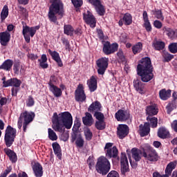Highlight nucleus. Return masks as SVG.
Returning <instances> with one entry per match:
<instances>
[{
	"label": "nucleus",
	"mask_w": 177,
	"mask_h": 177,
	"mask_svg": "<svg viewBox=\"0 0 177 177\" xmlns=\"http://www.w3.org/2000/svg\"><path fill=\"white\" fill-rule=\"evenodd\" d=\"M142 16L144 21L143 26L148 32H150V31H151V24H150V21H149V15H147V12L144 11Z\"/></svg>",
	"instance_id": "28"
},
{
	"label": "nucleus",
	"mask_w": 177,
	"mask_h": 177,
	"mask_svg": "<svg viewBox=\"0 0 177 177\" xmlns=\"http://www.w3.org/2000/svg\"><path fill=\"white\" fill-rule=\"evenodd\" d=\"M115 117L117 121H127L129 118V112L124 110H119L116 112Z\"/></svg>",
	"instance_id": "20"
},
{
	"label": "nucleus",
	"mask_w": 177,
	"mask_h": 177,
	"mask_svg": "<svg viewBox=\"0 0 177 177\" xmlns=\"http://www.w3.org/2000/svg\"><path fill=\"white\" fill-rule=\"evenodd\" d=\"M87 1L95 7L97 13L100 16H104V13H106V9L104 8V6L102 5L100 0H87Z\"/></svg>",
	"instance_id": "13"
},
{
	"label": "nucleus",
	"mask_w": 177,
	"mask_h": 177,
	"mask_svg": "<svg viewBox=\"0 0 177 177\" xmlns=\"http://www.w3.org/2000/svg\"><path fill=\"white\" fill-rule=\"evenodd\" d=\"M133 86L139 93L142 94L146 92V88H145V84H143V82L139 80H136L133 81Z\"/></svg>",
	"instance_id": "25"
},
{
	"label": "nucleus",
	"mask_w": 177,
	"mask_h": 177,
	"mask_svg": "<svg viewBox=\"0 0 177 177\" xmlns=\"http://www.w3.org/2000/svg\"><path fill=\"white\" fill-rule=\"evenodd\" d=\"M48 133L50 140H52L53 142H54L55 140H57V135L52 129H48Z\"/></svg>",
	"instance_id": "43"
},
{
	"label": "nucleus",
	"mask_w": 177,
	"mask_h": 177,
	"mask_svg": "<svg viewBox=\"0 0 177 177\" xmlns=\"http://www.w3.org/2000/svg\"><path fill=\"white\" fill-rule=\"evenodd\" d=\"M103 42V52L105 55H111L114 53L117 49H118V44H111L109 41H102Z\"/></svg>",
	"instance_id": "14"
},
{
	"label": "nucleus",
	"mask_w": 177,
	"mask_h": 177,
	"mask_svg": "<svg viewBox=\"0 0 177 177\" xmlns=\"http://www.w3.org/2000/svg\"><path fill=\"white\" fill-rule=\"evenodd\" d=\"M158 113V108H157V105L156 104H153L146 107V114L149 115V117H151V115H156Z\"/></svg>",
	"instance_id": "26"
},
{
	"label": "nucleus",
	"mask_w": 177,
	"mask_h": 177,
	"mask_svg": "<svg viewBox=\"0 0 177 177\" xmlns=\"http://www.w3.org/2000/svg\"><path fill=\"white\" fill-rule=\"evenodd\" d=\"M104 150L106 151V156L108 158H114L117 157L118 154V149L117 147H113V143L108 142L106 144Z\"/></svg>",
	"instance_id": "11"
},
{
	"label": "nucleus",
	"mask_w": 177,
	"mask_h": 177,
	"mask_svg": "<svg viewBox=\"0 0 177 177\" xmlns=\"http://www.w3.org/2000/svg\"><path fill=\"white\" fill-rule=\"evenodd\" d=\"M137 74L142 82H149L154 78L151 60L149 57L142 58L137 66Z\"/></svg>",
	"instance_id": "2"
},
{
	"label": "nucleus",
	"mask_w": 177,
	"mask_h": 177,
	"mask_svg": "<svg viewBox=\"0 0 177 177\" xmlns=\"http://www.w3.org/2000/svg\"><path fill=\"white\" fill-rule=\"evenodd\" d=\"M53 149L55 153V155L58 157L59 160H62V149L60 148V145L57 142H53Z\"/></svg>",
	"instance_id": "35"
},
{
	"label": "nucleus",
	"mask_w": 177,
	"mask_h": 177,
	"mask_svg": "<svg viewBox=\"0 0 177 177\" xmlns=\"http://www.w3.org/2000/svg\"><path fill=\"white\" fill-rule=\"evenodd\" d=\"M153 26L154 27H156V28H161L162 27V23H161V21H158V20H156L153 22Z\"/></svg>",
	"instance_id": "60"
},
{
	"label": "nucleus",
	"mask_w": 177,
	"mask_h": 177,
	"mask_svg": "<svg viewBox=\"0 0 177 177\" xmlns=\"http://www.w3.org/2000/svg\"><path fill=\"white\" fill-rule=\"evenodd\" d=\"M129 129L127 124H120L118 127V136L120 139H124L129 133Z\"/></svg>",
	"instance_id": "19"
},
{
	"label": "nucleus",
	"mask_w": 177,
	"mask_h": 177,
	"mask_svg": "<svg viewBox=\"0 0 177 177\" xmlns=\"http://www.w3.org/2000/svg\"><path fill=\"white\" fill-rule=\"evenodd\" d=\"M87 164L88 165V167L90 169H92V167L95 165V160H93V157L89 156L87 160Z\"/></svg>",
	"instance_id": "55"
},
{
	"label": "nucleus",
	"mask_w": 177,
	"mask_h": 177,
	"mask_svg": "<svg viewBox=\"0 0 177 177\" xmlns=\"http://www.w3.org/2000/svg\"><path fill=\"white\" fill-rule=\"evenodd\" d=\"M76 146H77V147H82V146H84V139H82V137L79 136L77 139H76Z\"/></svg>",
	"instance_id": "54"
},
{
	"label": "nucleus",
	"mask_w": 177,
	"mask_h": 177,
	"mask_svg": "<svg viewBox=\"0 0 177 177\" xmlns=\"http://www.w3.org/2000/svg\"><path fill=\"white\" fill-rule=\"evenodd\" d=\"M34 118H35V113H34V112L27 111L22 112L18 120L17 125L19 129H21V127H23L24 132H26L27 131L28 124L32 122Z\"/></svg>",
	"instance_id": "4"
},
{
	"label": "nucleus",
	"mask_w": 177,
	"mask_h": 177,
	"mask_svg": "<svg viewBox=\"0 0 177 177\" xmlns=\"http://www.w3.org/2000/svg\"><path fill=\"white\" fill-rule=\"evenodd\" d=\"M53 129L56 132L63 133L64 130L71 129L73 127V115L68 111L60 113H54L53 115Z\"/></svg>",
	"instance_id": "1"
},
{
	"label": "nucleus",
	"mask_w": 177,
	"mask_h": 177,
	"mask_svg": "<svg viewBox=\"0 0 177 177\" xmlns=\"http://www.w3.org/2000/svg\"><path fill=\"white\" fill-rule=\"evenodd\" d=\"M163 31L167 34V35L171 39H174L175 37H176V34L175 30L171 29L170 28L165 27L163 28Z\"/></svg>",
	"instance_id": "40"
},
{
	"label": "nucleus",
	"mask_w": 177,
	"mask_h": 177,
	"mask_svg": "<svg viewBox=\"0 0 177 177\" xmlns=\"http://www.w3.org/2000/svg\"><path fill=\"white\" fill-rule=\"evenodd\" d=\"M87 85L91 92H95L97 89V77L92 76L90 80L87 81Z\"/></svg>",
	"instance_id": "24"
},
{
	"label": "nucleus",
	"mask_w": 177,
	"mask_h": 177,
	"mask_svg": "<svg viewBox=\"0 0 177 177\" xmlns=\"http://www.w3.org/2000/svg\"><path fill=\"white\" fill-rule=\"evenodd\" d=\"M48 53L52 57V59L57 63L59 67H63V62H62L59 53L57 51H52L50 49H48Z\"/></svg>",
	"instance_id": "27"
},
{
	"label": "nucleus",
	"mask_w": 177,
	"mask_h": 177,
	"mask_svg": "<svg viewBox=\"0 0 177 177\" xmlns=\"http://www.w3.org/2000/svg\"><path fill=\"white\" fill-rule=\"evenodd\" d=\"M5 80H6L5 77L2 79L4 88H8V86H15V88H19V86L21 85V81L17 80V78L10 79L7 81Z\"/></svg>",
	"instance_id": "16"
},
{
	"label": "nucleus",
	"mask_w": 177,
	"mask_h": 177,
	"mask_svg": "<svg viewBox=\"0 0 177 177\" xmlns=\"http://www.w3.org/2000/svg\"><path fill=\"white\" fill-rule=\"evenodd\" d=\"M61 139L64 142H67V140H68V133H63L61 135Z\"/></svg>",
	"instance_id": "61"
},
{
	"label": "nucleus",
	"mask_w": 177,
	"mask_h": 177,
	"mask_svg": "<svg viewBox=\"0 0 177 177\" xmlns=\"http://www.w3.org/2000/svg\"><path fill=\"white\" fill-rule=\"evenodd\" d=\"M10 172H12V167L9 166L3 171V173H1L0 177H6L9 174H10Z\"/></svg>",
	"instance_id": "51"
},
{
	"label": "nucleus",
	"mask_w": 177,
	"mask_h": 177,
	"mask_svg": "<svg viewBox=\"0 0 177 177\" xmlns=\"http://www.w3.org/2000/svg\"><path fill=\"white\" fill-rule=\"evenodd\" d=\"M16 138V130L10 126H8L6 129L5 142L7 147H10L15 142Z\"/></svg>",
	"instance_id": "7"
},
{
	"label": "nucleus",
	"mask_w": 177,
	"mask_h": 177,
	"mask_svg": "<svg viewBox=\"0 0 177 177\" xmlns=\"http://www.w3.org/2000/svg\"><path fill=\"white\" fill-rule=\"evenodd\" d=\"M75 99L77 102H84L86 100V95L84 91V85L79 84L75 91Z\"/></svg>",
	"instance_id": "15"
},
{
	"label": "nucleus",
	"mask_w": 177,
	"mask_h": 177,
	"mask_svg": "<svg viewBox=\"0 0 177 177\" xmlns=\"http://www.w3.org/2000/svg\"><path fill=\"white\" fill-rule=\"evenodd\" d=\"M49 89L50 92H52V93L54 95V96H55V97H60L63 93L62 89L55 85L50 86Z\"/></svg>",
	"instance_id": "32"
},
{
	"label": "nucleus",
	"mask_w": 177,
	"mask_h": 177,
	"mask_svg": "<svg viewBox=\"0 0 177 177\" xmlns=\"http://www.w3.org/2000/svg\"><path fill=\"white\" fill-rule=\"evenodd\" d=\"M120 41L121 42H127V40L128 39V35H127V33H122L120 35Z\"/></svg>",
	"instance_id": "59"
},
{
	"label": "nucleus",
	"mask_w": 177,
	"mask_h": 177,
	"mask_svg": "<svg viewBox=\"0 0 177 177\" xmlns=\"http://www.w3.org/2000/svg\"><path fill=\"white\" fill-rule=\"evenodd\" d=\"M31 165L36 177H41L44 175V171L41 164L38 162L32 161Z\"/></svg>",
	"instance_id": "17"
},
{
	"label": "nucleus",
	"mask_w": 177,
	"mask_h": 177,
	"mask_svg": "<svg viewBox=\"0 0 177 177\" xmlns=\"http://www.w3.org/2000/svg\"><path fill=\"white\" fill-rule=\"evenodd\" d=\"M143 44L141 42H138L132 47V50L134 55L139 53L142 51Z\"/></svg>",
	"instance_id": "42"
},
{
	"label": "nucleus",
	"mask_w": 177,
	"mask_h": 177,
	"mask_svg": "<svg viewBox=\"0 0 177 177\" xmlns=\"http://www.w3.org/2000/svg\"><path fill=\"white\" fill-rule=\"evenodd\" d=\"M152 12L156 19H158L159 20H164V16H162V12L160 10H153Z\"/></svg>",
	"instance_id": "48"
},
{
	"label": "nucleus",
	"mask_w": 177,
	"mask_h": 177,
	"mask_svg": "<svg viewBox=\"0 0 177 177\" xmlns=\"http://www.w3.org/2000/svg\"><path fill=\"white\" fill-rule=\"evenodd\" d=\"M94 117H95L96 120L98 121H103L104 120V115L101 112H95Z\"/></svg>",
	"instance_id": "49"
},
{
	"label": "nucleus",
	"mask_w": 177,
	"mask_h": 177,
	"mask_svg": "<svg viewBox=\"0 0 177 177\" xmlns=\"http://www.w3.org/2000/svg\"><path fill=\"white\" fill-rule=\"evenodd\" d=\"M97 71L100 75H104L109 67V58L102 57L96 61Z\"/></svg>",
	"instance_id": "8"
},
{
	"label": "nucleus",
	"mask_w": 177,
	"mask_h": 177,
	"mask_svg": "<svg viewBox=\"0 0 177 177\" xmlns=\"http://www.w3.org/2000/svg\"><path fill=\"white\" fill-rule=\"evenodd\" d=\"M138 133L140 136H147L150 133V124L146 122L144 124H140L139 127Z\"/></svg>",
	"instance_id": "21"
},
{
	"label": "nucleus",
	"mask_w": 177,
	"mask_h": 177,
	"mask_svg": "<svg viewBox=\"0 0 177 177\" xmlns=\"http://www.w3.org/2000/svg\"><path fill=\"white\" fill-rule=\"evenodd\" d=\"M39 30V26L30 27L28 26H24L22 30V34L27 44H30L31 38L37 34V30Z\"/></svg>",
	"instance_id": "6"
},
{
	"label": "nucleus",
	"mask_w": 177,
	"mask_h": 177,
	"mask_svg": "<svg viewBox=\"0 0 177 177\" xmlns=\"http://www.w3.org/2000/svg\"><path fill=\"white\" fill-rule=\"evenodd\" d=\"M8 16H9V8L8 7V6L5 5L1 12V21H4Z\"/></svg>",
	"instance_id": "39"
},
{
	"label": "nucleus",
	"mask_w": 177,
	"mask_h": 177,
	"mask_svg": "<svg viewBox=\"0 0 177 177\" xmlns=\"http://www.w3.org/2000/svg\"><path fill=\"white\" fill-rule=\"evenodd\" d=\"M57 79L55 76H51L50 78L49 86H52V85H55Z\"/></svg>",
	"instance_id": "62"
},
{
	"label": "nucleus",
	"mask_w": 177,
	"mask_h": 177,
	"mask_svg": "<svg viewBox=\"0 0 177 177\" xmlns=\"http://www.w3.org/2000/svg\"><path fill=\"white\" fill-rule=\"evenodd\" d=\"M147 120L150 122V125L152 128H157V125L158 124V119H157V118L148 116Z\"/></svg>",
	"instance_id": "41"
},
{
	"label": "nucleus",
	"mask_w": 177,
	"mask_h": 177,
	"mask_svg": "<svg viewBox=\"0 0 177 177\" xmlns=\"http://www.w3.org/2000/svg\"><path fill=\"white\" fill-rule=\"evenodd\" d=\"M13 70L15 74H19V71L20 70V64H15Z\"/></svg>",
	"instance_id": "64"
},
{
	"label": "nucleus",
	"mask_w": 177,
	"mask_h": 177,
	"mask_svg": "<svg viewBox=\"0 0 177 177\" xmlns=\"http://www.w3.org/2000/svg\"><path fill=\"white\" fill-rule=\"evenodd\" d=\"M71 2L75 8H81L84 3L82 0H71Z\"/></svg>",
	"instance_id": "52"
},
{
	"label": "nucleus",
	"mask_w": 177,
	"mask_h": 177,
	"mask_svg": "<svg viewBox=\"0 0 177 177\" xmlns=\"http://www.w3.org/2000/svg\"><path fill=\"white\" fill-rule=\"evenodd\" d=\"M83 19L86 24H88L91 28H95V27H96V19L89 10L84 12Z\"/></svg>",
	"instance_id": "12"
},
{
	"label": "nucleus",
	"mask_w": 177,
	"mask_h": 177,
	"mask_svg": "<svg viewBox=\"0 0 177 177\" xmlns=\"http://www.w3.org/2000/svg\"><path fill=\"white\" fill-rule=\"evenodd\" d=\"M100 109H102V104H100V102L95 101L90 105L88 107V111L91 113H96L97 111H100Z\"/></svg>",
	"instance_id": "30"
},
{
	"label": "nucleus",
	"mask_w": 177,
	"mask_h": 177,
	"mask_svg": "<svg viewBox=\"0 0 177 177\" xmlns=\"http://www.w3.org/2000/svg\"><path fill=\"white\" fill-rule=\"evenodd\" d=\"M159 96L162 100H168L171 97V90L163 88L159 91Z\"/></svg>",
	"instance_id": "31"
},
{
	"label": "nucleus",
	"mask_w": 177,
	"mask_h": 177,
	"mask_svg": "<svg viewBox=\"0 0 177 177\" xmlns=\"http://www.w3.org/2000/svg\"><path fill=\"white\" fill-rule=\"evenodd\" d=\"M162 56L165 59V62H170V60H172L174 58V56L167 52H164Z\"/></svg>",
	"instance_id": "53"
},
{
	"label": "nucleus",
	"mask_w": 177,
	"mask_h": 177,
	"mask_svg": "<svg viewBox=\"0 0 177 177\" xmlns=\"http://www.w3.org/2000/svg\"><path fill=\"white\" fill-rule=\"evenodd\" d=\"M83 124L91 127L93 124V118L92 115L89 113H86V116L82 118Z\"/></svg>",
	"instance_id": "37"
},
{
	"label": "nucleus",
	"mask_w": 177,
	"mask_h": 177,
	"mask_svg": "<svg viewBox=\"0 0 177 177\" xmlns=\"http://www.w3.org/2000/svg\"><path fill=\"white\" fill-rule=\"evenodd\" d=\"M19 12L23 15V16H28V12H27V10L21 6H18Z\"/></svg>",
	"instance_id": "56"
},
{
	"label": "nucleus",
	"mask_w": 177,
	"mask_h": 177,
	"mask_svg": "<svg viewBox=\"0 0 177 177\" xmlns=\"http://www.w3.org/2000/svg\"><path fill=\"white\" fill-rule=\"evenodd\" d=\"M64 32L66 35H73V34H74V28L70 25H65L64 27Z\"/></svg>",
	"instance_id": "44"
},
{
	"label": "nucleus",
	"mask_w": 177,
	"mask_h": 177,
	"mask_svg": "<svg viewBox=\"0 0 177 177\" xmlns=\"http://www.w3.org/2000/svg\"><path fill=\"white\" fill-rule=\"evenodd\" d=\"M10 41V33L8 32H0V44L3 46H6Z\"/></svg>",
	"instance_id": "23"
},
{
	"label": "nucleus",
	"mask_w": 177,
	"mask_h": 177,
	"mask_svg": "<svg viewBox=\"0 0 177 177\" xmlns=\"http://www.w3.org/2000/svg\"><path fill=\"white\" fill-rule=\"evenodd\" d=\"M106 177H120V174L116 171L112 170L108 174Z\"/></svg>",
	"instance_id": "57"
},
{
	"label": "nucleus",
	"mask_w": 177,
	"mask_h": 177,
	"mask_svg": "<svg viewBox=\"0 0 177 177\" xmlns=\"http://www.w3.org/2000/svg\"><path fill=\"white\" fill-rule=\"evenodd\" d=\"M28 59H30V60H37L38 59V55L32 53L28 54Z\"/></svg>",
	"instance_id": "63"
},
{
	"label": "nucleus",
	"mask_w": 177,
	"mask_h": 177,
	"mask_svg": "<svg viewBox=\"0 0 177 177\" xmlns=\"http://www.w3.org/2000/svg\"><path fill=\"white\" fill-rule=\"evenodd\" d=\"M34 99L32 97H29L28 100L26 101V105L28 107H31L34 106Z\"/></svg>",
	"instance_id": "58"
},
{
	"label": "nucleus",
	"mask_w": 177,
	"mask_h": 177,
	"mask_svg": "<svg viewBox=\"0 0 177 177\" xmlns=\"http://www.w3.org/2000/svg\"><path fill=\"white\" fill-rule=\"evenodd\" d=\"M110 162L104 156H101L98 158V161L96 165V169L99 174L102 175H106L110 171Z\"/></svg>",
	"instance_id": "5"
},
{
	"label": "nucleus",
	"mask_w": 177,
	"mask_h": 177,
	"mask_svg": "<svg viewBox=\"0 0 177 177\" xmlns=\"http://www.w3.org/2000/svg\"><path fill=\"white\" fill-rule=\"evenodd\" d=\"M95 127L100 131L104 129V128H106V123L104 122V120H97L95 122Z\"/></svg>",
	"instance_id": "46"
},
{
	"label": "nucleus",
	"mask_w": 177,
	"mask_h": 177,
	"mask_svg": "<svg viewBox=\"0 0 177 177\" xmlns=\"http://www.w3.org/2000/svg\"><path fill=\"white\" fill-rule=\"evenodd\" d=\"M142 156L145 160L151 162H157L160 160V156H158V153L155 149H150L147 152H143Z\"/></svg>",
	"instance_id": "10"
},
{
	"label": "nucleus",
	"mask_w": 177,
	"mask_h": 177,
	"mask_svg": "<svg viewBox=\"0 0 177 177\" xmlns=\"http://www.w3.org/2000/svg\"><path fill=\"white\" fill-rule=\"evenodd\" d=\"M121 171L122 174H125L129 171V165L128 163V158L125 153H122L120 157Z\"/></svg>",
	"instance_id": "18"
},
{
	"label": "nucleus",
	"mask_w": 177,
	"mask_h": 177,
	"mask_svg": "<svg viewBox=\"0 0 177 177\" xmlns=\"http://www.w3.org/2000/svg\"><path fill=\"white\" fill-rule=\"evenodd\" d=\"M152 46L156 50H162V49L165 48V43L160 40H154Z\"/></svg>",
	"instance_id": "38"
},
{
	"label": "nucleus",
	"mask_w": 177,
	"mask_h": 177,
	"mask_svg": "<svg viewBox=\"0 0 177 177\" xmlns=\"http://www.w3.org/2000/svg\"><path fill=\"white\" fill-rule=\"evenodd\" d=\"M50 3L51 5L49 7L48 19L50 21L56 23L57 21L56 15L63 16V14L64 13L63 2L60 0H50Z\"/></svg>",
	"instance_id": "3"
},
{
	"label": "nucleus",
	"mask_w": 177,
	"mask_h": 177,
	"mask_svg": "<svg viewBox=\"0 0 177 177\" xmlns=\"http://www.w3.org/2000/svg\"><path fill=\"white\" fill-rule=\"evenodd\" d=\"M4 151L6 154L8 155V157H9V159L12 162H16L17 161V156L16 155V153L15 151H12L10 149H5Z\"/></svg>",
	"instance_id": "33"
},
{
	"label": "nucleus",
	"mask_w": 177,
	"mask_h": 177,
	"mask_svg": "<svg viewBox=\"0 0 177 177\" xmlns=\"http://www.w3.org/2000/svg\"><path fill=\"white\" fill-rule=\"evenodd\" d=\"M176 165H177L176 160L170 162L166 167L165 174L161 175L158 172H154L153 174V177H169V175L172 174V171H174V169L176 168Z\"/></svg>",
	"instance_id": "9"
},
{
	"label": "nucleus",
	"mask_w": 177,
	"mask_h": 177,
	"mask_svg": "<svg viewBox=\"0 0 177 177\" xmlns=\"http://www.w3.org/2000/svg\"><path fill=\"white\" fill-rule=\"evenodd\" d=\"M171 53H177V43H172L169 46Z\"/></svg>",
	"instance_id": "50"
},
{
	"label": "nucleus",
	"mask_w": 177,
	"mask_h": 177,
	"mask_svg": "<svg viewBox=\"0 0 177 177\" xmlns=\"http://www.w3.org/2000/svg\"><path fill=\"white\" fill-rule=\"evenodd\" d=\"M124 23L125 26H131V24H132V15L131 14H124L123 18L119 21V26L122 27Z\"/></svg>",
	"instance_id": "22"
},
{
	"label": "nucleus",
	"mask_w": 177,
	"mask_h": 177,
	"mask_svg": "<svg viewBox=\"0 0 177 177\" xmlns=\"http://www.w3.org/2000/svg\"><path fill=\"white\" fill-rule=\"evenodd\" d=\"M84 133L86 140H92L93 134L92 133V131H91V129H89V128H84Z\"/></svg>",
	"instance_id": "45"
},
{
	"label": "nucleus",
	"mask_w": 177,
	"mask_h": 177,
	"mask_svg": "<svg viewBox=\"0 0 177 177\" xmlns=\"http://www.w3.org/2000/svg\"><path fill=\"white\" fill-rule=\"evenodd\" d=\"M158 136L161 139H165L169 136V131L165 127L160 128L158 131Z\"/></svg>",
	"instance_id": "36"
},
{
	"label": "nucleus",
	"mask_w": 177,
	"mask_h": 177,
	"mask_svg": "<svg viewBox=\"0 0 177 177\" xmlns=\"http://www.w3.org/2000/svg\"><path fill=\"white\" fill-rule=\"evenodd\" d=\"M117 57L120 63H125L127 62L125 56H124V53L121 50H120L117 53Z\"/></svg>",
	"instance_id": "47"
},
{
	"label": "nucleus",
	"mask_w": 177,
	"mask_h": 177,
	"mask_svg": "<svg viewBox=\"0 0 177 177\" xmlns=\"http://www.w3.org/2000/svg\"><path fill=\"white\" fill-rule=\"evenodd\" d=\"M132 158L135 161H140L142 158V151L136 148L131 149Z\"/></svg>",
	"instance_id": "34"
},
{
	"label": "nucleus",
	"mask_w": 177,
	"mask_h": 177,
	"mask_svg": "<svg viewBox=\"0 0 177 177\" xmlns=\"http://www.w3.org/2000/svg\"><path fill=\"white\" fill-rule=\"evenodd\" d=\"M12 66L13 61L12 59H7L0 66V70H5V71H10Z\"/></svg>",
	"instance_id": "29"
}]
</instances>
